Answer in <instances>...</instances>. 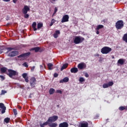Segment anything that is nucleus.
Wrapping results in <instances>:
<instances>
[{"label": "nucleus", "mask_w": 127, "mask_h": 127, "mask_svg": "<svg viewBox=\"0 0 127 127\" xmlns=\"http://www.w3.org/2000/svg\"><path fill=\"white\" fill-rule=\"evenodd\" d=\"M85 39L81 36H76L74 39V43L75 44H80L82 43Z\"/></svg>", "instance_id": "f257e3e1"}, {"label": "nucleus", "mask_w": 127, "mask_h": 127, "mask_svg": "<svg viewBox=\"0 0 127 127\" xmlns=\"http://www.w3.org/2000/svg\"><path fill=\"white\" fill-rule=\"evenodd\" d=\"M7 74L10 78H12L13 76H17V75H18V73L17 72L12 69H8V73Z\"/></svg>", "instance_id": "f03ea898"}, {"label": "nucleus", "mask_w": 127, "mask_h": 127, "mask_svg": "<svg viewBox=\"0 0 127 127\" xmlns=\"http://www.w3.org/2000/svg\"><path fill=\"white\" fill-rule=\"evenodd\" d=\"M117 29H122L124 27V21L119 20L116 23L115 25Z\"/></svg>", "instance_id": "7ed1b4c3"}, {"label": "nucleus", "mask_w": 127, "mask_h": 127, "mask_svg": "<svg viewBox=\"0 0 127 127\" xmlns=\"http://www.w3.org/2000/svg\"><path fill=\"white\" fill-rule=\"evenodd\" d=\"M112 51V48L108 47H104L101 49V53L102 54H108Z\"/></svg>", "instance_id": "20e7f679"}, {"label": "nucleus", "mask_w": 127, "mask_h": 127, "mask_svg": "<svg viewBox=\"0 0 127 127\" xmlns=\"http://www.w3.org/2000/svg\"><path fill=\"white\" fill-rule=\"evenodd\" d=\"M58 120V116H53L52 117H50L48 119V122H49V123H54V122H56Z\"/></svg>", "instance_id": "39448f33"}, {"label": "nucleus", "mask_w": 127, "mask_h": 127, "mask_svg": "<svg viewBox=\"0 0 127 127\" xmlns=\"http://www.w3.org/2000/svg\"><path fill=\"white\" fill-rule=\"evenodd\" d=\"M30 86L32 88L35 87L36 84V79L35 77H32L30 81Z\"/></svg>", "instance_id": "423d86ee"}, {"label": "nucleus", "mask_w": 127, "mask_h": 127, "mask_svg": "<svg viewBox=\"0 0 127 127\" xmlns=\"http://www.w3.org/2000/svg\"><path fill=\"white\" fill-rule=\"evenodd\" d=\"M77 67H78V69L82 70L83 69H85V68H86V67H87V65L84 63H81L78 64Z\"/></svg>", "instance_id": "0eeeda50"}, {"label": "nucleus", "mask_w": 127, "mask_h": 127, "mask_svg": "<svg viewBox=\"0 0 127 127\" xmlns=\"http://www.w3.org/2000/svg\"><path fill=\"white\" fill-rule=\"evenodd\" d=\"M17 54H18V52H17V51H14L9 53L8 56H9V57H14V56H16Z\"/></svg>", "instance_id": "6e6552de"}, {"label": "nucleus", "mask_w": 127, "mask_h": 127, "mask_svg": "<svg viewBox=\"0 0 127 127\" xmlns=\"http://www.w3.org/2000/svg\"><path fill=\"white\" fill-rule=\"evenodd\" d=\"M67 21H69V16L68 15H65L63 17L61 22L63 23L64 22H67Z\"/></svg>", "instance_id": "1a4fd4ad"}, {"label": "nucleus", "mask_w": 127, "mask_h": 127, "mask_svg": "<svg viewBox=\"0 0 127 127\" xmlns=\"http://www.w3.org/2000/svg\"><path fill=\"white\" fill-rule=\"evenodd\" d=\"M114 85V82L111 81L108 83H105L103 85V88L104 89H106V88H109V87H111Z\"/></svg>", "instance_id": "9d476101"}, {"label": "nucleus", "mask_w": 127, "mask_h": 127, "mask_svg": "<svg viewBox=\"0 0 127 127\" xmlns=\"http://www.w3.org/2000/svg\"><path fill=\"white\" fill-rule=\"evenodd\" d=\"M30 9V8L29 7H28V6L25 5L22 9V12L24 14H26L27 13L28 11H29Z\"/></svg>", "instance_id": "9b49d317"}, {"label": "nucleus", "mask_w": 127, "mask_h": 127, "mask_svg": "<svg viewBox=\"0 0 127 127\" xmlns=\"http://www.w3.org/2000/svg\"><path fill=\"white\" fill-rule=\"evenodd\" d=\"M0 108L2 109L1 114H4L5 113V110H6V107L4 106L3 103H0Z\"/></svg>", "instance_id": "f8f14e48"}, {"label": "nucleus", "mask_w": 127, "mask_h": 127, "mask_svg": "<svg viewBox=\"0 0 127 127\" xmlns=\"http://www.w3.org/2000/svg\"><path fill=\"white\" fill-rule=\"evenodd\" d=\"M29 55H30V53H26L18 56V58H24V57H27V56H29Z\"/></svg>", "instance_id": "ddd939ff"}, {"label": "nucleus", "mask_w": 127, "mask_h": 127, "mask_svg": "<svg viewBox=\"0 0 127 127\" xmlns=\"http://www.w3.org/2000/svg\"><path fill=\"white\" fill-rule=\"evenodd\" d=\"M68 126L69 125L67 122H64L63 123L60 124L59 127H68Z\"/></svg>", "instance_id": "4468645a"}, {"label": "nucleus", "mask_w": 127, "mask_h": 127, "mask_svg": "<svg viewBox=\"0 0 127 127\" xmlns=\"http://www.w3.org/2000/svg\"><path fill=\"white\" fill-rule=\"evenodd\" d=\"M69 81V78L64 77L63 79L60 81V83H67Z\"/></svg>", "instance_id": "2eb2a0df"}, {"label": "nucleus", "mask_w": 127, "mask_h": 127, "mask_svg": "<svg viewBox=\"0 0 127 127\" xmlns=\"http://www.w3.org/2000/svg\"><path fill=\"white\" fill-rule=\"evenodd\" d=\"M125 61L126 60H125V59H120L118 60V64H121V65H123L125 63Z\"/></svg>", "instance_id": "dca6fc26"}, {"label": "nucleus", "mask_w": 127, "mask_h": 127, "mask_svg": "<svg viewBox=\"0 0 127 127\" xmlns=\"http://www.w3.org/2000/svg\"><path fill=\"white\" fill-rule=\"evenodd\" d=\"M88 124L87 122H83L80 124L79 127H88Z\"/></svg>", "instance_id": "f3484780"}, {"label": "nucleus", "mask_w": 127, "mask_h": 127, "mask_svg": "<svg viewBox=\"0 0 127 127\" xmlns=\"http://www.w3.org/2000/svg\"><path fill=\"white\" fill-rule=\"evenodd\" d=\"M71 73H77L78 72V68L77 67H73L70 69Z\"/></svg>", "instance_id": "a211bd4d"}, {"label": "nucleus", "mask_w": 127, "mask_h": 127, "mask_svg": "<svg viewBox=\"0 0 127 127\" xmlns=\"http://www.w3.org/2000/svg\"><path fill=\"white\" fill-rule=\"evenodd\" d=\"M58 34H60V31L57 30L56 32L54 34V37L55 38H57L58 37Z\"/></svg>", "instance_id": "6ab92c4d"}, {"label": "nucleus", "mask_w": 127, "mask_h": 127, "mask_svg": "<svg viewBox=\"0 0 127 127\" xmlns=\"http://www.w3.org/2000/svg\"><path fill=\"white\" fill-rule=\"evenodd\" d=\"M67 67H68V64H64L61 68V71H63L64 69H66Z\"/></svg>", "instance_id": "aec40b11"}, {"label": "nucleus", "mask_w": 127, "mask_h": 127, "mask_svg": "<svg viewBox=\"0 0 127 127\" xmlns=\"http://www.w3.org/2000/svg\"><path fill=\"white\" fill-rule=\"evenodd\" d=\"M58 125L57 123H50L49 124V127H57Z\"/></svg>", "instance_id": "412c9836"}, {"label": "nucleus", "mask_w": 127, "mask_h": 127, "mask_svg": "<svg viewBox=\"0 0 127 127\" xmlns=\"http://www.w3.org/2000/svg\"><path fill=\"white\" fill-rule=\"evenodd\" d=\"M48 67L49 68V70H52L53 69V64H51V63H49L48 64Z\"/></svg>", "instance_id": "4be33fe9"}, {"label": "nucleus", "mask_w": 127, "mask_h": 127, "mask_svg": "<svg viewBox=\"0 0 127 127\" xmlns=\"http://www.w3.org/2000/svg\"><path fill=\"white\" fill-rule=\"evenodd\" d=\"M54 93H55V89H54V88H50L49 90L50 95H53Z\"/></svg>", "instance_id": "5701e85b"}, {"label": "nucleus", "mask_w": 127, "mask_h": 127, "mask_svg": "<svg viewBox=\"0 0 127 127\" xmlns=\"http://www.w3.org/2000/svg\"><path fill=\"white\" fill-rule=\"evenodd\" d=\"M36 25H37L36 22H34L33 23L32 27H33L34 31H36V30H37V29H36Z\"/></svg>", "instance_id": "b1692460"}, {"label": "nucleus", "mask_w": 127, "mask_h": 127, "mask_svg": "<svg viewBox=\"0 0 127 127\" xmlns=\"http://www.w3.org/2000/svg\"><path fill=\"white\" fill-rule=\"evenodd\" d=\"M104 28V25H99L96 27V30H100V29H102V28Z\"/></svg>", "instance_id": "393cba45"}, {"label": "nucleus", "mask_w": 127, "mask_h": 127, "mask_svg": "<svg viewBox=\"0 0 127 127\" xmlns=\"http://www.w3.org/2000/svg\"><path fill=\"white\" fill-rule=\"evenodd\" d=\"M6 70H7L6 67H2L0 68V71L2 73H5V72H6Z\"/></svg>", "instance_id": "a878e982"}, {"label": "nucleus", "mask_w": 127, "mask_h": 127, "mask_svg": "<svg viewBox=\"0 0 127 127\" xmlns=\"http://www.w3.org/2000/svg\"><path fill=\"white\" fill-rule=\"evenodd\" d=\"M56 21V20H55V19H52L51 20V24H50V26H52V25H53V24H54V23H55Z\"/></svg>", "instance_id": "bb28decb"}, {"label": "nucleus", "mask_w": 127, "mask_h": 127, "mask_svg": "<svg viewBox=\"0 0 127 127\" xmlns=\"http://www.w3.org/2000/svg\"><path fill=\"white\" fill-rule=\"evenodd\" d=\"M42 26H43V24H42L41 23H38L37 24V28L38 29H39V28H41Z\"/></svg>", "instance_id": "cd10ccee"}, {"label": "nucleus", "mask_w": 127, "mask_h": 127, "mask_svg": "<svg viewBox=\"0 0 127 127\" xmlns=\"http://www.w3.org/2000/svg\"><path fill=\"white\" fill-rule=\"evenodd\" d=\"M32 50H34L35 52H38V51H39V47L34 48Z\"/></svg>", "instance_id": "c85d7f7f"}, {"label": "nucleus", "mask_w": 127, "mask_h": 127, "mask_svg": "<svg viewBox=\"0 0 127 127\" xmlns=\"http://www.w3.org/2000/svg\"><path fill=\"white\" fill-rule=\"evenodd\" d=\"M9 118H6L4 120V121L5 123H6V124H8V123L9 122Z\"/></svg>", "instance_id": "c756f323"}, {"label": "nucleus", "mask_w": 127, "mask_h": 127, "mask_svg": "<svg viewBox=\"0 0 127 127\" xmlns=\"http://www.w3.org/2000/svg\"><path fill=\"white\" fill-rule=\"evenodd\" d=\"M13 50V48H7V50H8V51L6 52V53H8L9 52H10V51H11V50Z\"/></svg>", "instance_id": "7c9ffc66"}, {"label": "nucleus", "mask_w": 127, "mask_h": 127, "mask_svg": "<svg viewBox=\"0 0 127 127\" xmlns=\"http://www.w3.org/2000/svg\"><path fill=\"white\" fill-rule=\"evenodd\" d=\"M22 76L23 78H24V79L25 78H27V73H23Z\"/></svg>", "instance_id": "2f4dec72"}, {"label": "nucleus", "mask_w": 127, "mask_h": 127, "mask_svg": "<svg viewBox=\"0 0 127 127\" xmlns=\"http://www.w3.org/2000/svg\"><path fill=\"white\" fill-rule=\"evenodd\" d=\"M49 121H48V120H47L46 122L44 123L43 124L44 125V126H47V125H48V126H49Z\"/></svg>", "instance_id": "473e14b6"}, {"label": "nucleus", "mask_w": 127, "mask_h": 127, "mask_svg": "<svg viewBox=\"0 0 127 127\" xmlns=\"http://www.w3.org/2000/svg\"><path fill=\"white\" fill-rule=\"evenodd\" d=\"M79 82H84L85 81V78L83 77H80L79 79Z\"/></svg>", "instance_id": "72a5a7b5"}, {"label": "nucleus", "mask_w": 127, "mask_h": 127, "mask_svg": "<svg viewBox=\"0 0 127 127\" xmlns=\"http://www.w3.org/2000/svg\"><path fill=\"white\" fill-rule=\"evenodd\" d=\"M119 109L120 111H124L125 110V106H121L119 107Z\"/></svg>", "instance_id": "f704fd0d"}, {"label": "nucleus", "mask_w": 127, "mask_h": 127, "mask_svg": "<svg viewBox=\"0 0 127 127\" xmlns=\"http://www.w3.org/2000/svg\"><path fill=\"white\" fill-rule=\"evenodd\" d=\"M56 93H58V94H62V91H61V90H57Z\"/></svg>", "instance_id": "c9c22d12"}, {"label": "nucleus", "mask_w": 127, "mask_h": 127, "mask_svg": "<svg viewBox=\"0 0 127 127\" xmlns=\"http://www.w3.org/2000/svg\"><path fill=\"white\" fill-rule=\"evenodd\" d=\"M13 112L15 116H16V115H17V111L16 110V109H13Z\"/></svg>", "instance_id": "e433bc0d"}, {"label": "nucleus", "mask_w": 127, "mask_h": 127, "mask_svg": "<svg viewBox=\"0 0 127 127\" xmlns=\"http://www.w3.org/2000/svg\"><path fill=\"white\" fill-rule=\"evenodd\" d=\"M4 94H6V91L1 90V93L0 94V95H4Z\"/></svg>", "instance_id": "4c0bfd02"}, {"label": "nucleus", "mask_w": 127, "mask_h": 127, "mask_svg": "<svg viewBox=\"0 0 127 127\" xmlns=\"http://www.w3.org/2000/svg\"><path fill=\"white\" fill-rule=\"evenodd\" d=\"M24 14V18H28V17H29V15H28V14Z\"/></svg>", "instance_id": "58836bf2"}, {"label": "nucleus", "mask_w": 127, "mask_h": 127, "mask_svg": "<svg viewBox=\"0 0 127 127\" xmlns=\"http://www.w3.org/2000/svg\"><path fill=\"white\" fill-rule=\"evenodd\" d=\"M23 66H24V67H28V64H27V63H24L23 64Z\"/></svg>", "instance_id": "ea45409f"}, {"label": "nucleus", "mask_w": 127, "mask_h": 127, "mask_svg": "<svg viewBox=\"0 0 127 127\" xmlns=\"http://www.w3.org/2000/svg\"><path fill=\"white\" fill-rule=\"evenodd\" d=\"M24 79L26 83H28V82H29V80H28V77L25 78Z\"/></svg>", "instance_id": "a19ab883"}, {"label": "nucleus", "mask_w": 127, "mask_h": 127, "mask_svg": "<svg viewBox=\"0 0 127 127\" xmlns=\"http://www.w3.org/2000/svg\"><path fill=\"white\" fill-rule=\"evenodd\" d=\"M57 10H58V9L56 7H55V11H54V12L53 13V15H54L55 14V13H56V12H57Z\"/></svg>", "instance_id": "79ce46f5"}, {"label": "nucleus", "mask_w": 127, "mask_h": 127, "mask_svg": "<svg viewBox=\"0 0 127 127\" xmlns=\"http://www.w3.org/2000/svg\"><path fill=\"white\" fill-rule=\"evenodd\" d=\"M34 69H35V66H33V67H31L32 72H33V71H34Z\"/></svg>", "instance_id": "37998d69"}, {"label": "nucleus", "mask_w": 127, "mask_h": 127, "mask_svg": "<svg viewBox=\"0 0 127 127\" xmlns=\"http://www.w3.org/2000/svg\"><path fill=\"white\" fill-rule=\"evenodd\" d=\"M0 78H1L2 80H4V76H3V75H0Z\"/></svg>", "instance_id": "c03bdc74"}, {"label": "nucleus", "mask_w": 127, "mask_h": 127, "mask_svg": "<svg viewBox=\"0 0 127 127\" xmlns=\"http://www.w3.org/2000/svg\"><path fill=\"white\" fill-rule=\"evenodd\" d=\"M54 77H55V78L58 77V73H55V74H54Z\"/></svg>", "instance_id": "a18cd8bd"}, {"label": "nucleus", "mask_w": 127, "mask_h": 127, "mask_svg": "<svg viewBox=\"0 0 127 127\" xmlns=\"http://www.w3.org/2000/svg\"><path fill=\"white\" fill-rule=\"evenodd\" d=\"M40 126L41 127H44V125H43V124H40Z\"/></svg>", "instance_id": "49530a36"}, {"label": "nucleus", "mask_w": 127, "mask_h": 127, "mask_svg": "<svg viewBox=\"0 0 127 127\" xmlns=\"http://www.w3.org/2000/svg\"><path fill=\"white\" fill-rule=\"evenodd\" d=\"M17 1V0H13V2H14V3H16Z\"/></svg>", "instance_id": "de8ad7c7"}, {"label": "nucleus", "mask_w": 127, "mask_h": 127, "mask_svg": "<svg viewBox=\"0 0 127 127\" xmlns=\"http://www.w3.org/2000/svg\"><path fill=\"white\" fill-rule=\"evenodd\" d=\"M85 77H86V78H88V77H89V75L88 74V73L85 74Z\"/></svg>", "instance_id": "09e8293b"}, {"label": "nucleus", "mask_w": 127, "mask_h": 127, "mask_svg": "<svg viewBox=\"0 0 127 127\" xmlns=\"http://www.w3.org/2000/svg\"><path fill=\"white\" fill-rule=\"evenodd\" d=\"M96 34H100V32H99V30H97Z\"/></svg>", "instance_id": "8fccbe9b"}, {"label": "nucleus", "mask_w": 127, "mask_h": 127, "mask_svg": "<svg viewBox=\"0 0 127 127\" xmlns=\"http://www.w3.org/2000/svg\"><path fill=\"white\" fill-rule=\"evenodd\" d=\"M124 109H125V110H127V106H124Z\"/></svg>", "instance_id": "3c124183"}, {"label": "nucleus", "mask_w": 127, "mask_h": 127, "mask_svg": "<svg viewBox=\"0 0 127 127\" xmlns=\"http://www.w3.org/2000/svg\"><path fill=\"white\" fill-rule=\"evenodd\" d=\"M4 1H9L10 0H3Z\"/></svg>", "instance_id": "603ef678"}, {"label": "nucleus", "mask_w": 127, "mask_h": 127, "mask_svg": "<svg viewBox=\"0 0 127 127\" xmlns=\"http://www.w3.org/2000/svg\"><path fill=\"white\" fill-rule=\"evenodd\" d=\"M40 67L41 69H42V68H43V66H42L41 65H40Z\"/></svg>", "instance_id": "864d4df0"}, {"label": "nucleus", "mask_w": 127, "mask_h": 127, "mask_svg": "<svg viewBox=\"0 0 127 127\" xmlns=\"http://www.w3.org/2000/svg\"><path fill=\"white\" fill-rule=\"evenodd\" d=\"M18 109H19L20 110H21V107L20 106H18Z\"/></svg>", "instance_id": "5fc2aeb1"}, {"label": "nucleus", "mask_w": 127, "mask_h": 127, "mask_svg": "<svg viewBox=\"0 0 127 127\" xmlns=\"http://www.w3.org/2000/svg\"><path fill=\"white\" fill-rule=\"evenodd\" d=\"M112 59H115V57H114V56H113L112 57Z\"/></svg>", "instance_id": "6e6d98bb"}, {"label": "nucleus", "mask_w": 127, "mask_h": 127, "mask_svg": "<svg viewBox=\"0 0 127 127\" xmlns=\"http://www.w3.org/2000/svg\"><path fill=\"white\" fill-rule=\"evenodd\" d=\"M1 53V50H0V54Z\"/></svg>", "instance_id": "4d7b16f0"}, {"label": "nucleus", "mask_w": 127, "mask_h": 127, "mask_svg": "<svg viewBox=\"0 0 127 127\" xmlns=\"http://www.w3.org/2000/svg\"><path fill=\"white\" fill-rule=\"evenodd\" d=\"M9 24V23L7 24V25H8Z\"/></svg>", "instance_id": "13d9d810"}]
</instances>
